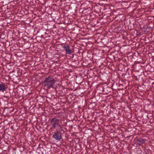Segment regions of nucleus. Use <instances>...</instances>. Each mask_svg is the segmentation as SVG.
Instances as JSON below:
<instances>
[{"label": "nucleus", "instance_id": "nucleus-1", "mask_svg": "<svg viewBox=\"0 0 154 154\" xmlns=\"http://www.w3.org/2000/svg\"><path fill=\"white\" fill-rule=\"evenodd\" d=\"M55 83V80L51 76H49L46 78L43 82L44 87L47 89H49L50 88H54Z\"/></svg>", "mask_w": 154, "mask_h": 154}, {"label": "nucleus", "instance_id": "nucleus-2", "mask_svg": "<svg viewBox=\"0 0 154 154\" xmlns=\"http://www.w3.org/2000/svg\"><path fill=\"white\" fill-rule=\"evenodd\" d=\"M50 123L52 127L56 130L60 129V128L63 129L62 126V123L59 119L56 118H52L50 121Z\"/></svg>", "mask_w": 154, "mask_h": 154}, {"label": "nucleus", "instance_id": "nucleus-3", "mask_svg": "<svg viewBox=\"0 0 154 154\" xmlns=\"http://www.w3.org/2000/svg\"><path fill=\"white\" fill-rule=\"evenodd\" d=\"M64 132L63 129H61V128H60V129L56 130V132H54L53 137L56 140L59 141L62 139V134L63 133L62 132Z\"/></svg>", "mask_w": 154, "mask_h": 154}, {"label": "nucleus", "instance_id": "nucleus-4", "mask_svg": "<svg viewBox=\"0 0 154 154\" xmlns=\"http://www.w3.org/2000/svg\"><path fill=\"white\" fill-rule=\"evenodd\" d=\"M63 48H64L66 51V53L67 54L71 55L72 53V51L70 49L68 45H65L63 46Z\"/></svg>", "mask_w": 154, "mask_h": 154}, {"label": "nucleus", "instance_id": "nucleus-5", "mask_svg": "<svg viewBox=\"0 0 154 154\" xmlns=\"http://www.w3.org/2000/svg\"><path fill=\"white\" fill-rule=\"evenodd\" d=\"M146 141L145 139L140 138L137 139L136 140V143L138 146H142V145L145 143Z\"/></svg>", "mask_w": 154, "mask_h": 154}, {"label": "nucleus", "instance_id": "nucleus-6", "mask_svg": "<svg viewBox=\"0 0 154 154\" xmlns=\"http://www.w3.org/2000/svg\"><path fill=\"white\" fill-rule=\"evenodd\" d=\"M6 90L7 88L5 84L3 83H0V91L3 92Z\"/></svg>", "mask_w": 154, "mask_h": 154}, {"label": "nucleus", "instance_id": "nucleus-7", "mask_svg": "<svg viewBox=\"0 0 154 154\" xmlns=\"http://www.w3.org/2000/svg\"><path fill=\"white\" fill-rule=\"evenodd\" d=\"M4 97H7V96H4Z\"/></svg>", "mask_w": 154, "mask_h": 154}]
</instances>
